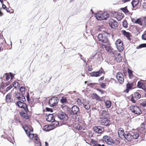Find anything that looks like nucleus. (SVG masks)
<instances>
[{
  "label": "nucleus",
  "mask_w": 146,
  "mask_h": 146,
  "mask_svg": "<svg viewBox=\"0 0 146 146\" xmlns=\"http://www.w3.org/2000/svg\"><path fill=\"white\" fill-rule=\"evenodd\" d=\"M95 16L97 20H101L106 19L109 17V15L106 12L101 11L95 14Z\"/></svg>",
  "instance_id": "obj_1"
},
{
  "label": "nucleus",
  "mask_w": 146,
  "mask_h": 146,
  "mask_svg": "<svg viewBox=\"0 0 146 146\" xmlns=\"http://www.w3.org/2000/svg\"><path fill=\"white\" fill-rule=\"evenodd\" d=\"M58 117L61 121L64 123L68 120V117L66 113L62 112H60L58 113Z\"/></svg>",
  "instance_id": "obj_2"
},
{
  "label": "nucleus",
  "mask_w": 146,
  "mask_h": 146,
  "mask_svg": "<svg viewBox=\"0 0 146 146\" xmlns=\"http://www.w3.org/2000/svg\"><path fill=\"white\" fill-rule=\"evenodd\" d=\"M99 40L104 43H108V40L106 35L104 34H100L98 36Z\"/></svg>",
  "instance_id": "obj_3"
},
{
  "label": "nucleus",
  "mask_w": 146,
  "mask_h": 146,
  "mask_svg": "<svg viewBox=\"0 0 146 146\" xmlns=\"http://www.w3.org/2000/svg\"><path fill=\"white\" fill-rule=\"evenodd\" d=\"M115 44L119 52L122 51L123 50V44L120 39H118L116 41Z\"/></svg>",
  "instance_id": "obj_4"
},
{
  "label": "nucleus",
  "mask_w": 146,
  "mask_h": 146,
  "mask_svg": "<svg viewBox=\"0 0 146 146\" xmlns=\"http://www.w3.org/2000/svg\"><path fill=\"white\" fill-rule=\"evenodd\" d=\"M59 100L57 97H53L50 99L49 101V105L51 107L55 106L58 103Z\"/></svg>",
  "instance_id": "obj_5"
},
{
  "label": "nucleus",
  "mask_w": 146,
  "mask_h": 146,
  "mask_svg": "<svg viewBox=\"0 0 146 146\" xmlns=\"http://www.w3.org/2000/svg\"><path fill=\"white\" fill-rule=\"evenodd\" d=\"M131 111L137 115H140L141 113V111L139 107L134 106H132L130 107Z\"/></svg>",
  "instance_id": "obj_6"
},
{
  "label": "nucleus",
  "mask_w": 146,
  "mask_h": 146,
  "mask_svg": "<svg viewBox=\"0 0 146 146\" xmlns=\"http://www.w3.org/2000/svg\"><path fill=\"white\" fill-rule=\"evenodd\" d=\"M103 140L107 144L109 145H112L115 143L110 137L108 136L105 135L103 137Z\"/></svg>",
  "instance_id": "obj_7"
},
{
  "label": "nucleus",
  "mask_w": 146,
  "mask_h": 146,
  "mask_svg": "<svg viewBox=\"0 0 146 146\" xmlns=\"http://www.w3.org/2000/svg\"><path fill=\"white\" fill-rule=\"evenodd\" d=\"M16 105L19 108L23 109L26 112L28 111L27 106L26 103L23 102L19 101L17 102Z\"/></svg>",
  "instance_id": "obj_8"
},
{
  "label": "nucleus",
  "mask_w": 146,
  "mask_h": 146,
  "mask_svg": "<svg viewBox=\"0 0 146 146\" xmlns=\"http://www.w3.org/2000/svg\"><path fill=\"white\" fill-rule=\"evenodd\" d=\"M116 78L118 82L120 84L123 83L124 81V78L121 72H118L116 75Z\"/></svg>",
  "instance_id": "obj_9"
},
{
  "label": "nucleus",
  "mask_w": 146,
  "mask_h": 146,
  "mask_svg": "<svg viewBox=\"0 0 146 146\" xmlns=\"http://www.w3.org/2000/svg\"><path fill=\"white\" fill-rule=\"evenodd\" d=\"M15 98L23 102L25 100V98L23 94H21L19 92H17L16 93L15 96Z\"/></svg>",
  "instance_id": "obj_10"
},
{
  "label": "nucleus",
  "mask_w": 146,
  "mask_h": 146,
  "mask_svg": "<svg viewBox=\"0 0 146 146\" xmlns=\"http://www.w3.org/2000/svg\"><path fill=\"white\" fill-rule=\"evenodd\" d=\"M114 56L115 57V59L118 62H121L122 59V57L121 56L120 53H117V52H115L113 53Z\"/></svg>",
  "instance_id": "obj_11"
},
{
  "label": "nucleus",
  "mask_w": 146,
  "mask_h": 146,
  "mask_svg": "<svg viewBox=\"0 0 146 146\" xmlns=\"http://www.w3.org/2000/svg\"><path fill=\"white\" fill-rule=\"evenodd\" d=\"M109 24L112 28L114 29L118 27L117 22L113 19H111L109 20Z\"/></svg>",
  "instance_id": "obj_12"
},
{
  "label": "nucleus",
  "mask_w": 146,
  "mask_h": 146,
  "mask_svg": "<svg viewBox=\"0 0 146 146\" xmlns=\"http://www.w3.org/2000/svg\"><path fill=\"white\" fill-rule=\"evenodd\" d=\"M102 74V71L100 70L97 71H94L90 73V75L92 77H98L101 75Z\"/></svg>",
  "instance_id": "obj_13"
},
{
  "label": "nucleus",
  "mask_w": 146,
  "mask_h": 146,
  "mask_svg": "<svg viewBox=\"0 0 146 146\" xmlns=\"http://www.w3.org/2000/svg\"><path fill=\"white\" fill-rule=\"evenodd\" d=\"M101 120L100 123L103 125L107 126L110 124V121L107 118H105L102 119Z\"/></svg>",
  "instance_id": "obj_14"
},
{
  "label": "nucleus",
  "mask_w": 146,
  "mask_h": 146,
  "mask_svg": "<svg viewBox=\"0 0 146 146\" xmlns=\"http://www.w3.org/2000/svg\"><path fill=\"white\" fill-rule=\"evenodd\" d=\"M93 129L96 132L100 134L102 133L104 131V129L100 126H95Z\"/></svg>",
  "instance_id": "obj_15"
},
{
  "label": "nucleus",
  "mask_w": 146,
  "mask_h": 146,
  "mask_svg": "<svg viewBox=\"0 0 146 146\" xmlns=\"http://www.w3.org/2000/svg\"><path fill=\"white\" fill-rule=\"evenodd\" d=\"M131 134V133L126 132L124 137L127 141H132V138L133 137Z\"/></svg>",
  "instance_id": "obj_16"
},
{
  "label": "nucleus",
  "mask_w": 146,
  "mask_h": 146,
  "mask_svg": "<svg viewBox=\"0 0 146 146\" xmlns=\"http://www.w3.org/2000/svg\"><path fill=\"white\" fill-rule=\"evenodd\" d=\"M108 113L106 111L102 110L100 111V117L101 119L107 118Z\"/></svg>",
  "instance_id": "obj_17"
},
{
  "label": "nucleus",
  "mask_w": 146,
  "mask_h": 146,
  "mask_svg": "<svg viewBox=\"0 0 146 146\" xmlns=\"http://www.w3.org/2000/svg\"><path fill=\"white\" fill-rule=\"evenodd\" d=\"M72 111L74 114H78L80 112L78 108L76 106H74L72 108Z\"/></svg>",
  "instance_id": "obj_18"
},
{
  "label": "nucleus",
  "mask_w": 146,
  "mask_h": 146,
  "mask_svg": "<svg viewBox=\"0 0 146 146\" xmlns=\"http://www.w3.org/2000/svg\"><path fill=\"white\" fill-rule=\"evenodd\" d=\"M46 120L51 122H52L55 120L54 117L52 114H49L46 116Z\"/></svg>",
  "instance_id": "obj_19"
},
{
  "label": "nucleus",
  "mask_w": 146,
  "mask_h": 146,
  "mask_svg": "<svg viewBox=\"0 0 146 146\" xmlns=\"http://www.w3.org/2000/svg\"><path fill=\"white\" fill-rule=\"evenodd\" d=\"M53 129H54V127L51 124L46 125L44 127V130L46 131H49Z\"/></svg>",
  "instance_id": "obj_20"
},
{
  "label": "nucleus",
  "mask_w": 146,
  "mask_h": 146,
  "mask_svg": "<svg viewBox=\"0 0 146 146\" xmlns=\"http://www.w3.org/2000/svg\"><path fill=\"white\" fill-rule=\"evenodd\" d=\"M83 106L87 110H89L90 108V105L88 102L86 100L84 101Z\"/></svg>",
  "instance_id": "obj_21"
},
{
  "label": "nucleus",
  "mask_w": 146,
  "mask_h": 146,
  "mask_svg": "<svg viewBox=\"0 0 146 146\" xmlns=\"http://www.w3.org/2000/svg\"><path fill=\"white\" fill-rule=\"evenodd\" d=\"M23 128L27 134H28V133L32 131V129L31 130L32 127L30 126L29 127L27 125H25L23 126Z\"/></svg>",
  "instance_id": "obj_22"
},
{
  "label": "nucleus",
  "mask_w": 146,
  "mask_h": 146,
  "mask_svg": "<svg viewBox=\"0 0 146 146\" xmlns=\"http://www.w3.org/2000/svg\"><path fill=\"white\" fill-rule=\"evenodd\" d=\"M118 134L119 136V137H121L122 136L124 137L125 134V132H124L123 129L120 128L118 131Z\"/></svg>",
  "instance_id": "obj_23"
},
{
  "label": "nucleus",
  "mask_w": 146,
  "mask_h": 146,
  "mask_svg": "<svg viewBox=\"0 0 146 146\" xmlns=\"http://www.w3.org/2000/svg\"><path fill=\"white\" fill-rule=\"evenodd\" d=\"M122 32L124 36H125L128 40H130V34L129 33L127 32L125 30H122Z\"/></svg>",
  "instance_id": "obj_24"
},
{
  "label": "nucleus",
  "mask_w": 146,
  "mask_h": 146,
  "mask_svg": "<svg viewBox=\"0 0 146 146\" xmlns=\"http://www.w3.org/2000/svg\"><path fill=\"white\" fill-rule=\"evenodd\" d=\"M124 16V15L122 13H118L116 15V18L118 21L121 20Z\"/></svg>",
  "instance_id": "obj_25"
},
{
  "label": "nucleus",
  "mask_w": 146,
  "mask_h": 146,
  "mask_svg": "<svg viewBox=\"0 0 146 146\" xmlns=\"http://www.w3.org/2000/svg\"><path fill=\"white\" fill-rule=\"evenodd\" d=\"M131 134L132 137H133L132 138V140L133 139H137L139 137V134L137 132H135L134 133L132 132Z\"/></svg>",
  "instance_id": "obj_26"
},
{
  "label": "nucleus",
  "mask_w": 146,
  "mask_h": 146,
  "mask_svg": "<svg viewBox=\"0 0 146 146\" xmlns=\"http://www.w3.org/2000/svg\"><path fill=\"white\" fill-rule=\"evenodd\" d=\"M92 97L93 99H96L97 100H100L101 99V98L96 94H93L92 95Z\"/></svg>",
  "instance_id": "obj_27"
},
{
  "label": "nucleus",
  "mask_w": 146,
  "mask_h": 146,
  "mask_svg": "<svg viewBox=\"0 0 146 146\" xmlns=\"http://www.w3.org/2000/svg\"><path fill=\"white\" fill-rule=\"evenodd\" d=\"M137 86L138 88H141L143 89H144L145 87V86L142 83L139 82H138Z\"/></svg>",
  "instance_id": "obj_28"
},
{
  "label": "nucleus",
  "mask_w": 146,
  "mask_h": 146,
  "mask_svg": "<svg viewBox=\"0 0 146 146\" xmlns=\"http://www.w3.org/2000/svg\"><path fill=\"white\" fill-rule=\"evenodd\" d=\"M33 131V129H32V131H31V132H30L29 133H28V134H27V135H28L29 137L31 139H32L33 138L34 135H35V134L32 133Z\"/></svg>",
  "instance_id": "obj_29"
},
{
  "label": "nucleus",
  "mask_w": 146,
  "mask_h": 146,
  "mask_svg": "<svg viewBox=\"0 0 146 146\" xmlns=\"http://www.w3.org/2000/svg\"><path fill=\"white\" fill-rule=\"evenodd\" d=\"M60 102L62 104H66L68 102L66 98L64 96L61 98Z\"/></svg>",
  "instance_id": "obj_30"
},
{
  "label": "nucleus",
  "mask_w": 146,
  "mask_h": 146,
  "mask_svg": "<svg viewBox=\"0 0 146 146\" xmlns=\"http://www.w3.org/2000/svg\"><path fill=\"white\" fill-rule=\"evenodd\" d=\"M133 86V84L132 83H128L127 85V89H126V91L127 92H128V90L131 89Z\"/></svg>",
  "instance_id": "obj_31"
},
{
  "label": "nucleus",
  "mask_w": 146,
  "mask_h": 146,
  "mask_svg": "<svg viewBox=\"0 0 146 146\" xmlns=\"http://www.w3.org/2000/svg\"><path fill=\"white\" fill-rule=\"evenodd\" d=\"M139 2V0H133L131 2L133 7H135L138 4Z\"/></svg>",
  "instance_id": "obj_32"
},
{
  "label": "nucleus",
  "mask_w": 146,
  "mask_h": 146,
  "mask_svg": "<svg viewBox=\"0 0 146 146\" xmlns=\"http://www.w3.org/2000/svg\"><path fill=\"white\" fill-rule=\"evenodd\" d=\"M133 97L136 100H137L140 98L141 95L139 93L136 92L134 94Z\"/></svg>",
  "instance_id": "obj_33"
},
{
  "label": "nucleus",
  "mask_w": 146,
  "mask_h": 146,
  "mask_svg": "<svg viewBox=\"0 0 146 146\" xmlns=\"http://www.w3.org/2000/svg\"><path fill=\"white\" fill-rule=\"evenodd\" d=\"M6 98L7 101L8 102H10L12 101V100L11 98V94H8L7 95L6 97Z\"/></svg>",
  "instance_id": "obj_34"
},
{
  "label": "nucleus",
  "mask_w": 146,
  "mask_h": 146,
  "mask_svg": "<svg viewBox=\"0 0 146 146\" xmlns=\"http://www.w3.org/2000/svg\"><path fill=\"white\" fill-rule=\"evenodd\" d=\"M20 115L23 118L26 119H28L29 118L27 114L23 112H21L20 113Z\"/></svg>",
  "instance_id": "obj_35"
},
{
  "label": "nucleus",
  "mask_w": 146,
  "mask_h": 146,
  "mask_svg": "<svg viewBox=\"0 0 146 146\" xmlns=\"http://www.w3.org/2000/svg\"><path fill=\"white\" fill-rule=\"evenodd\" d=\"M135 23L138 24L141 26L143 24L142 20L141 18L138 19L135 21Z\"/></svg>",
  "instance_id": "obj_36"
},
{
  "label": "nucleus",
  "mask_w": 146,
  "mask_h": 146,
  "mask_svg": "<svg viewBox=\"0 0 146 146\" xmlns=\"http://www.w3.org/2000/svg\"><path fill=\"white\" fill-rule=\"evenodd\" d=\"M10 75L9 74H6L4 75L3 76L5 78L6 80H8L10 78V76H11V78H12V76L11 73H10Z\"/></svg>",
  "instance_id": "obj_37"
},
{
  "label": "nucleus",
  "mask_w": 146,
  "mask_h": 146,
  "mask_svg": "<svg viewBox=\"0 0 146 146\" xmlns=\"http://www.w3.org/2000/svg\"><path fill=\"white\" fill-rule=\"evenodd\" d=\"M97 56L96 57L98 60L100 61L102 59V56L101 53H98L97 54Z\"/></svg>",
  "instance_id": "obj_38"
},
{
  "label": "nucleus",
  "mask_w": 146,
  "mask_h": 146,
  "mask_svg": "<svg viewBox=\"0 0 146 146\" xmlns=\"http://www.w3.org/2000/svg\"><path fill=\"white\" fill-rule=\"evenodd\" d=\"M84 100H82L80 99H78L77 100V102L78 104L80 106H81L82 104H83V102Z\"/></svg>",
  "instance_id": "obj_39"
},
{
  "label": "nucleus",
  "mask_w": 146,
  "mask_h": 146,
  "mask_svg": "<svg viewBox=\"0 0 146 146\" xmlns=\"http://www.w3.org/2000/svg\"><path fill=\"white\" fill-rule=\"evenodd\" d=\"M105 104L107 108H110L111 106V103L110 101L107 100L105 102Z\"/></svg>",
  "instance_id": "obj_40"
},
{
  "label": "nucleus",
  "mask_w": 146,
  "mask_h": 146,
  "mask_svg": "<svg viewBox=\"0 0 146 146\" xmlns=\"http://www.w3.org/2000/svg\"><path fill=\"white\" fill-rule=\"evenodd\" d=\"M146 47V43L140 44L137 47V49H139L142 48Z\"/></svg>",
  "instance_id": "obj_41"
},
{
  "label": "nucleus",
  "mask_w": 146,
  "mask_h": 146,
  "mask_svg": "<svg viewBox=\"0 0 146 146\" xmlns=\"http://www.w3.org/2000/svg\"><path fill=\"white\" fill-rule=\"evenodd\" d=\"M52 123L51 124V125L53 126L54 127V128H55V127L57 126V125L58 124V121H54L52 122Z\"/></svg>",
  "instance_id": "obj_42"
},
{
  "label": "nucleus",
  "mask_w": 146,
  "mask_h": 146,
  "mask_svg": "<svg viewBox=\"0 0 146 146\" xmlns=\"http://www.w3.org/2000/svg\"><path fill=\"white\" fill-rule=\"evenodd\" d=\"M120 9L125 13H127L129 12L126 7H125L124 8H121Z\"/></svg>",
  "instance_id": "obj_43"
},
{
  "label": "nucleus",
  "mask_w": 146,
  "mask_h": 146,
  "mask_svg": "<svg viewBox=\"0 0 146 146\" xmlns=\"http://www.w3.org/2000/svg\"><path fill=\"white\" fill-rule=\"evenodd\" d=\"M13 86L15 88L19 87V84L17 82H15L13 83Z\"/></svg>",
  "instance_id": "obj_44"
},
{
  "label": "nucleus",
  "mask_w": 146,
  "mask_h": 146,
  "mask_svg": "<svg viewBox=\"0 0 146 146\" xmlns=\"http://www.w3.org/2000/svg\"><path fill=\"white\" fill-rule=\"evenodd\" d=\"M123 26L125 28L127 27V22L126 20H124L123 22Z\"/></svg>",
  "instance_id": "obj_45"
},
{
  "label": "nucleus",
  "mask_w": 146,
  "mask_h": 146,
  "mask_svg": "<svg viewBox=\"0 0 146 146\" xmlns=\"http://www.w3.org/2000/svg\"><path fill=\"white\" fill-rule=\"evenodd\" d=\"M25 88L24 87H21L20 88V91L21 92L22 94H23L25 93Z\"/></svg>",
  "instance_id": "obj_46"
},
{
  "label": "nucleus",
  "mask_w": 146,
  "mask_h": 146,
  "mask_svg": "<svg viewBox=\"0 0 146 146\" xmlns=\"http://www.w3.org/2000/svg\"><path fill=\"white\" fill-rule=\"evenodd\" d=\"M128 72L129 77L131 78L133 76V73L132 71L128 69Z\"/></svg>",
  "instance_id": "obj_47"
},
{
  "label": "nucleus",
  "mask_w": 146,
  "mask_h": 146,
  "mask_svg": "<svg viewBox=\"0 0 146 146\" xmlns=\"http://www.w3.org/2000/svg\"><path fill=\"white\" fill-rule=\"evenodd\" d=\"M105 48L107 52H111V49L110 48V47L109 46H105Z\"/></svg>",
  "instance_id": "obj_48"
},
{
  "label": "nucleus",
  "mask_w": 146,
  "mask_h": 146,
  "mask_svg": "<svg viewBox=\"0 0 146 146\" xmlns=\"http://www.w3.org/2000/svg\"><path fill=\"white\" fill-rule=\"evenodd\" d=\"M142 39L144 40H146V33H143L142 36Z\"/></svg>",
  "instance_id": "obj_49"
},
{
  "label": "nucleus",
  "mask_w": 146,
  "mask_h": 146,
  "mask_svg": "<svg viewBox=\"0 0 146 146\" xmlns=\"http://www.w3.org/2000/svg\"><path fill=\"white\" fill-rule=\"evenodd\" d=\"M13 86L12 85H10L9 86L7 87L6 89V91L8 92L12 88Z\"/></svg>",
  "instance_id": "obj_50"
},
{
  "label": "nucleus",
  "mask_w": 146,
  "mask_h": 146,
  "mask_svg": "<svg viewBox=\"0 0 146 146\" xmlns=\"http://www.w3.org/2000/svg\"><path fill=\"white\" fill-rule=\"evenodd\" d=\"M131 100L133 103H135L137 100H136L135 98H134L133 96H132L131 97Z\"/></svg>",
  "instance_id": "obj_51"
},
{
  "label": "nucleus",
  "mask_w": 146,
  "mask_h": 146,
  "mask_svg": "<svg viewBox=\"0 0 146 146\" xmlns=\"http://www.w3.org/2000/svg\"><path fill=\"white\" fill-rule=\"evenodd\" d=\"M142 7L144 9H146V3H143Z\"/></svg>",
  "instance_id": "obj_52"
},
{
  "label": "nucleus",
  "mask_w": 146,
  "mask_h": 146,
  "mask_svg": "<svg viewBox=\"0 0 146 146\" xmlns=\"http://www.w3.org/2000/svg\"><path fill=\"white\" fill-rule=\"evenodd\" d=\"M35 146H41V143L39 141H37L35 142Z\"/></svg>",
  "instance_id": "obj_53"
},
{
  "label": "nucleus",
  "mask_w": 146,
  "mask_h": 146,
  "mask_svg": "<svg viewBox=\"0 0 146 146\" xmlns=\"http://www.w3.org/2000/svg\"><path fill=\"white\" fill-rule=\"evenodd\" d=\"M88 71H92V65L88 66Z\"/></svg>",
  "instance_id": "obj_54"
},
{
  "label": "nucleus",
  "mask_w": 146,
  "mask_h": 146,
  "mask_svg": "<svg viewBox=\"0 0 146 146\" xmlns=\"http://www.w3.org/2000/svg\"><path fill=\"white\" fill-rule=\"evenodd\" d=\"M100 86L101 87L104 88L106 86V85L105 83H103L100 84Z\"/></svg>",
  "instance_id": "obj_55"
},
{
  "label": "nucleus",
  "mask_w": 146,
  "mask_h": 146,
  "mask_svg": "<svg viewBox=\"0 0 146 146\" xmlns=\"http://www.w3.org/2000/svg\"><path fill=\"white\" fill-rule=\"evenodd\" d=\"M97 90L99 91L100 92H101L102 94L104 93V91L103 90L101 89H97Z\"/></svg>",
  "instance_id": "obj_56"
},
{
  "label": "nucleus",
  "mask_w": 146,
  "mask_h": 146,
  "mask_svg": "<svg viewBox=\"0 0 146 146\" xmlns=\"http://www.w3.org/2000/svg\"><path fill=\"white\" fill-rule=\"evenodd\" d=\"M46 110L47 111L52 112V110L51 109L48 108H46Z\"/></svg>",
  "instance_id": "obj_57"
},
{
  "label": "nucleus",
  "mask_w": 146,
  "mask_h": 146,
  "mask_svg": "<svg viewBox=\"0 0 146 146\" xmlns=\"http://www.w3.org/2000/svg\"><path fill=\"white\" fill-rule=\"evenodd\" d=\"M34 139L35 140H37V135L36 134H35L34 136Z\"/></svg>",
  "instance_id": "obj_58"
},
{
  "label": "nucleus",
  "mask_w": 146,
  "mask_h": 146,
  "mask_svg": "<svg viewBox=\"0 0 146 146\" xmlns=\"http://www.w3.org/2000/svg\"><path fill=\"white\" fill-rule=\"evenodd\" d=\"M130 0H122V1L123 3H125L129 1Z\"/></svg>",
  "instance_id": "obj_59"
},
{
  "label": "nucleus",
  "mask_w": 146,
  "mask_h": 146,
  "mask_svg": "<svg viewBox=\"0 0 146 146\" xmlns=\"http://www.w3.org/2000/svg\"><path fill=\"white\" fill-rule=\"evenodd\" d=\"M131 21L133 23H135V21H136V20H135L134 19H133V18H131Z\"/></svg>",
  "instance_id": "obj_60"
},
{
  "label": "nucleus",
  "mask_w": 146,
  "mask_h": 146,
  "mask_svg": "<svg viewBox=\"0 0 146 146\" xmlns=\"http://www.w3.org/2000/svg\"><path fill=\"white\" fill-rule=\"evenodd\" d=\"M94 146H104V145H101L100 144H95V145H94Z\"/></svg>",
  "instance_id": "obj_61"
},
{
  "label": "nucleus",
  "mask_w": 146,
  "mask_h": 146,
  "mask_svg": "<svg viewBox=\"0 0 146 146\" xmlns=\"http://www.w3.org/2000/svg\"><path fill=\"white\" fill-rule=\"evenodd\" d=\"M104 77H103V76L102 77L99 79V81L102 80H104Z\"/></svg>",
  "instance_id": "obj_62"
},
{
  "label": "nucleus",
  "mask_w": 146,
  "mask_h": 146,
  "mask_svg": "<svg viewBox=\"0 0 146 146\" xmlns=\"http://www.w3.org/2000/svg\"><path fill=\"white\" fill-rule=\"evenodd\" d=\"M6 11L8 12H9L10 11V10L9 8H7L6 9Z\"/></svg>",
  "instance_id": "obj_63"
},
{
  "label": "nucleus",
  "mask_w": 146,
  "mask_h": 146,
  "mask_svg": "<svg viewBox=\"0 0 146 146\" xmlns=\"http://www.w3.org/2000/svg\"><path fill=\"white\" fill-rule=\"evenodd\" d=\"M2 7L3 9H5L6 8V7L5 5L3 4L2 5Z\"/></svg>",
  "instance_id": "obj_64"
}]
</instances>
